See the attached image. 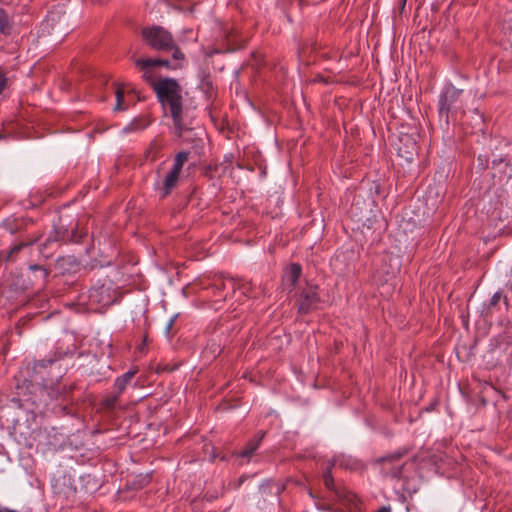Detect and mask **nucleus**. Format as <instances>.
I'll use <instances>...</instances> for the list:
<instances>
[{
    "label": "nucleus",
    "instance_id": "f257e3e1",
    "mask_svg": "<svg viewBox=\"0 0 512 512\" xmlns=\"http://www.w3.org/2000/svg\"><path fill=\"white\" fill-rule=\"evenodd\" d=\"M154 90L166 114L173 118L176 129H184L182 123L183 97L182 88L175 79L159 78L154 84Z\"/></svg>",
    "mask_w": 512,
    "mask_h": 512
},
{
    "label": "nucleus",
    "instance_id": "f03ea898",
    "mask_svg": "<svg viewBox=\"0 0 512 512\" xmlns=\"http://www.w3.org/2000/svg\"><path fill=\"white\" fill-rule=\"evenodd\" d=\"M144 42L157 51L172 52L175 61H183L184 54L176 45L172 34L161 26H151L142 29Z\"/></svg>",
    "mask_w": 512,
    "mask_h": 512
},
{
    "label": "nucleus",
    "instance_id": "7ed1b4c3",
    "mask_svg": "<svg viewBox=\"0 0 512 512\" xmlns=\"http://www.w3.org/2000/svg\"><path fill=\"white\" fill-rule=\"evenodd\" d=\"M407 452L408 451L406 449H401L392 454L378 458L376 461L381 465V472L383 475L391 478H401L403 476L404 469L408 464L407 462H402L401 459L407 454Z\"/></svg>",
    "mask_w": 512,
    "mask_h": 512
},
{
    "label": "nucleus",
    "instance_id": "20e7f679",
    "mask_svg": "<svg viewBox=\"0 0 512 512\" xmlns=\"http://www.w3.org/2000/svg\"><path fill=\"white\" fill-rule=\"evenodd\" d=\"M188 158L189 152L187 151H181L175 156L174 165L172 169L167 173L164 179L163 188L161 190V197H166L170 193V191L177 185L180 172L183 168V165L187 162Z\"/></svg>",
    "mask_w": 512,
    "mask_h": 512
},
{
    "label": "nucleus",
    "instance_id": "39448f33",
    "mask_svg": "<svg viewBox=\"0 0 512 512\" xmlns=\"http://www.w3.org/2000/svg\"><path fill=\"white\" fill-rule=\"evenodd\" d=\"M461 93L462 90L456 89L452 85L445 87L439 101V113L441 116L445 115L448 119L449 113L456 111L459 108L457 102Z\"/></svg>",
    "mask_w": 512,
    "mask_h": 512
},
{
    "label": "nucleus",
    "instance_id": "423d86ee",
    "mask_svg": "<svg viewBox=\"0 0 512 512\" xmlns=\"http://www.w3.org/2000/svg\"><path fill=\"white\" fill-rule=\"evenodd\" d=\"M318 302L319 296L317 294L316 287H308L300 295L299 312L308 313L317 307Z\"/></svg>",
    "mask_w": 512,
    "mask_h": 512
},
{
    "label": "nucleus",
    "instance_id": "0eeeda50",
    "mask_svg": "<svg viewBox=\"0 0 512 512\" xmlns=\"http://www.w3.org/2000/svg\"><path fill=\"white\" fill-rule=\"evenodd\" d=\"M155 63L156 61H152L151 58L148 59H138L135 61V65L142 72V78L149 83L153 88L154 84L158 81L155 79Z\"/></svg>",
    "mask_w": 512,
    "mask_h": 512
},
{
    "label": "nucleus",
    "instance_id": "6e6552de",
    "mask_svg": "<svg viewBox=\"0 0 512 512\" xmlns=\"http://www.w3.org/2000/svg\"><path fill=\"white\" fill-rule=\"evenodd\" d=\"M224 286H230L233 290L238 289L242 291V293L246 296H254V284L251 281L245 280H234L230 279L227 282L223 283Z\"/></svg>",
    "mask_w": 512,
    "mask_h": 512
},
{
    "label": "nucleus",
    "instance_id": "1a4fd4ad",
    "mask_svg": "<svg viewBox=\"0 0 512 512\" xmlns=\"http://www.w3.org/2000/svg\"><path fill=\"white\" fill-rule=\"evenodd\" d=\"M301 274V266L298 264H291L284 274V283L289 287H293L298 281Z\"/></svg>",
    "mask_w": 512,
    "mask_h": 512
},
{
    "label": "nucleus",
    "instance_id": "9d476101",
    "mask_svg": "<svg viewBox=\"0 0 512 512\" xmlns=\"http://www.w3.org/2000/svg\"><path fill=\"white\" fill-rule=\"evenodd\" d=\"M263 437L264 433H261L255 439H252L250 442H248L246 447L239 453V456L249 460L252 454L258 449Z\"/></svg>",
    "mask_w": 512,
    "mask_h": 512
},
{
    "label": "nucleus",
    "instance_id": "9b49d317",
    "mask_svg": "<svg viewBox=\"0 0 512 512\" xmlns=\"http://www.w3.org/2000/svg\"><path fill=\"white\" fill-rule=\"evenodd\" d=\"M135 374V370H129L128 372H126L125 374L116 379L115 387L117 388L119 394H121L125 390L128 383L131 381Z\"/></svg>",
    "mask_w": 512,
    "mask_h": 512
},
{
    "label": "nucleus",
    "instance_id": "f8f14e48",
    "mask_svg": "<svg viewBox=\"0 0 512 512\" xmlns=\"http://www.w3.org/2000/svg\"><path fill=\"white\" fill-rule=\"evenodd\" d=\"M116 95V105L114 107V110L116 111H122L126 109V106L124 105V88L119 86L116 88L115 91Z\"/></svg>",
    "mask_w": 512,
    "mask_h": 512
},
{
    "label": "nucleus",
    "instance_id": "ddd939ff",
    "mask_svg": "<svg viewBox=\"0 0 512 512\" xmlns=\"http://www.w3.org/2000/svg\"><path fill=\"white\" fill-rule=\"evenodd\" d=\"M10 31V22L7 14L0 8V32L7 34Z\"/></svg>",
    "mask_w": 512,
    "mask_h": 512
},
{
    "label": "nucleus",
    "instance_id": "4468645a",
    "mask_svg": "<svg viewBox=\"0 0 512 512\" xmlns=\"http://www.w3.org/2000/svg\"><path fill=\"white\" fill-rule=\"evenodd\" d=\"M161 145L155 140L150 144L149 149L147 150L146 157L150 160H155L157 152L160 150Z\"/></svg>",
    "mask_w": 512,
    "mask_h": 512
},
{
    "label": "nucleus",
    "instance_id": "2eb2a0df",
    "mask_svg": "<svg viewBox=\"0 0 512 512\" xmlns=\"http://www.w3.org/2000/svg\"><path fill=\"white\" fill-rule=\"evenodd\" d=\"M119 392H117L116 394L112 395V396H109L107 397L104 401H103V406L108 409V410H112L117 401H118V398H119Z\"/></svg>",
    "mask_w": 512,
    "mask_h": 512
},
{
    "label": "nucleus",
    "instance_id": "dca6fc26",
    "mask_svg": "<svg viewBox=\"0 0 512 512\" xmlns=\"http://www.w3.org/2000/svg\"><path fill=\"white\" fill-rule=\"evenodd\" d=\"M152 61H156L155 66H165L170 69H177L181 67L180 63H172L169 60H163V59H152Z\"/></svg>",
    "mask_w": 512,
    "mask_h": 512
},
{
    "label": "nucleus",
    "instance_id": "f3484780",
    "mask_svg": "<svg viewBox=\"0 0 512 512\" xmlns=\"http://www.w3.org/2000/svg\"><path fill=\"white\" fill-rule=\"evenodd\" d=\"M332 465L333 464L329 465L328 470L323 475L324 484H325V486L328 489H333V478H332V475H331V467H332Z\"/></svg>",
    "mask_w": 512,
    "mask_h": 512
},
{
    "label": "nucleus",
    "instance_id": "a211bd4d",
    "mask_svg": "<svg viewBox=\"0 0 512 512\" xmlns=\"http://www.w3.org/2000/svg\"><path fill=\"white\" fill-rule=\"evenodd\" d=\"M26 244H19V245H15L13 248H11L9 254H8V257H7V260H10L12 258V256L16 253H18Z\"/></svg>",
    "mask_w": 512,
    "mask_h": 512
},
{
    "label": "nucleus",
    "instance_id": "6ab92c4d",
    "mask_svg": "<svg viewBox=\"0 0 512 512\" xmlns=\"http://www.w3.org/2000/svg\"><path fill=\"white\" fill-rule=\"evenodd\" d=\"M7 84V78L5 73L0 69V94L5 89Z\"/></svg>",
    "mask_w": 512,
    "mask_h": 512
},
{
    "label": "nucleus",
    "instance_id": "aec40b11",
    "mask_svg": "<svg viewBox=\"0 0 512 512\" xmlns=\"http://www.w3.org/2000/svg\"><path fill=\"white\" fill-rule=\"evenodd\" d=\"M501 297H502L501 293H500V292H496V293L492 296V298H491V300H490V305H491V306H495V305H497V304L499 303V301H500Z\"/></svg>",
    "mask_w": 512,
    "mask_h": 512
},
{
    "label": "nucleus",
    "instance_id": "412c9836",
    "mask_svg": "<svg viewBox=\"0 0 512 512\" xmlns=\"http://www.w3.org/2000/svg\"><path fill=\"white\" fill-rule=\"evenodd\" d=\"M174 322H175V319L174 318H170L169 321L167 322L166 326H165V333L167 335L170 334L172 328H173V325H174Z\"/></svg>",
    "mask_w": 512,
    "mask_h": 512
},
{
    "label": "nucleus",
    "instance_id": "4be33fe9",
    "mask_svg": "<svg viewBox=\"0 0 512 512\" xmlns=\"http://www.w3.org/2000/svg\"><path fill=\"white\" fill-rule=\"evenodd\" d=\"M52 363H53L52 359L40 360V361L37 362V365L40 366V367H47L48 365H51Z\"/></svg>",
    "mask_w": 512,
    "mask_h": 512
},
{
    "label": "nucleus",
    "instance_id": "5701e85b",
    "mask_svg": "<svg viewBox=\"0 0 512 512\" xmlns=\"http://www.w3.org/2000/svg\"><path fill=\"white\" fill-rule=\"evenodd\" d=\"M149 481H150V477L148 475L142 476L141 480H140V484L144 485V484L148 483Z\"/></svg>",
    "mask_w": 512,
    "mask_h": 512
},
{
    "label": "nucleus",
    "instance_id": "b1692460",
    "mask_svg": "<svg viewBox=\"0 0 512 512\" xmlns=\"http://www.w3.org/2000/svg\"><path fill=\"white\" fill-rule=\"evenodd\" d=\"M377 512H391L390 508L388 507H382L381 509H379Z\"/></svg>",
    "mask_w": 512,
    "mask_h": 512
},
{
    "label": "nucleus",
    "instance_id": "393cba45",
    "mask_svg": "<svg viewBox=\"0 0 512 512\" xmlns=\"http://www.w3.org/2000/svg\"><path fill=\"white\" fill-rule=\"evenodd\" d=\"M81 236L77 237L76 234L73 233V241L78 242L80 240Z\"/></svg>",
    "mask_w": 512,
    "mask_h": 512
},
{
    "label": "nucleus",
    "instance_id": "a878e982",
    "mask_svg": "<svg viewBox=\"0 0 512 512\" xmlns=\"http://www.w3.org/2000/svg\"><path fill=\"white\" fill-rule=\"evenodd\" d=\"M478 160L481 162L482 167L485 168L486 165L482 162V157L481 156L478 157Z\"/></svg>",
    "mask_w": 512,
    "mask_h": 512
},
{
    "label": "nucleus",
    "instance_id": "bb28decb",
    "mask_svg": "<svg viewBox=\"0 0 512 512\" xmlns=\"http://www.w3.org/2000/svg\"><path fill=\"white\" fill-rule=\"evenodd\" d=\"M2 138V136L0 135V139Z\"/></svg>",
    "mask_w": 512,
    "mask_h": 512
}]
</instances>
